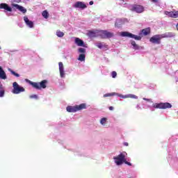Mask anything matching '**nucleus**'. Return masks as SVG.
<instances>
[{
  "mask_svg": "<svg viewBox=\"0 0 178 178\" xmlns=\"http://www.w3.org/2000/svg\"><path fill=\"white\" fill-rule=\"evenodd\" d=\"M126 158H127V153H126V152H123L119 155L114 156L113 159L118 166H120V165H123V163L128 165V166H131V163L127 161Z\"/></svg>",
  "mask_w": 178,
  "mask_h": 178,
  "instance_id": "f257e3e1",
  "label": "nucleus"
},
{
  "mask_svg": "<svg viewBox=\"0 0 178 178\" xmlns=\"http://www.w3.org/2000/svg\"><path fill=\"white\" fill-rule=\"evenodd\" d=\"M172 37H175V33L168 32L160 35H155L149 39V41L152 44H156L157 45H159V44H161V38H170Z\"/></svg>",
  "mask_w": 178,
  "mask_h": 178,
  "instance_id": "f03ea898",
  "label": "nucleus"
},
{
  "mask_svg": "<svg viewBox=\"0 0 178 178\" xmlns=\"http://www.w3.org/2000/svg\"><path fill=\"white\" fill-rule=\"evenodd\" d=\"M150 111L154 112L155 109H170L172 108V104L170 103H153L152 106H149Z\"/></svg>",
  "mask_w": 178,
  "mask_h": 178,
  "instance_id": "7ed1b4c3",
  "label": "nucleus"
},
{
  "mask_svg": "<svg viewBox=\"0 0 178 178\" xmlns=\"http://www.w3.org/2000/svg\"><path fill=\"white\" fill-rule=\"evenodd\" d=\"M25 81L26 83H29L33 88H35L36 90H41V88H47V84L48 83V81L47 80H43L41 82H33L28 79H25Z\"/></svg>",
  "mask_w": 178,
  "mask_h": 178,
  "instance_id": "20e7f679",
  "label": "nucleus"
},
{
  "mask_svg": "<svg viewBox=\"0 0 178 178\" xmlns=\"http://www.w3.org/2000/svg\"><path fill=\"white\" fill-rule=\"evenodd\" d=\"M24 91H26V89L23 86L19 85L17 82L13 83V89L11 90L13 94L19 95L22 94V92H24Z\"/></svg>",
  "mask_w": 178,
  "mask_h": 178,
  "instance_id": "39448f33",
  "label": "nucleus"
},
{
  "mask_svg": "<svg viewBox=\"0 0 178 178\" xmlns=\"http://www.w3.org/2000/svg\"><path fill=\"white\" fill-rule=\"evenodd\" d=\"M81 109H86V104H81L74 106H68L66 108L67 112H70V113L77 112L79 111H81Z\"/></svg>",
  "mask_w": 178,
  "mask_h": 178,
  "instance_id": "423d86ee",
  "label": "nucleus"
},
{
  "mask_svg": "<svg viewBox=\"0 0 178 178\" xmlns=\"http://www.w3.org/2000/svg\"><path fill=\"white\" fill-rule=\"evenodd\" d=\"M129 10L132 12H136V13H143L144 12V6L141 5H131L129 6Z\"/></svg>",
  "mask_w": 178,
  "mask_h": 178,
  "instance_id": "0eeeda50",
  "label": "nucleus"
},
{
  "mask_svg": "<svg viewBox=\"0 0 178 178\" xmlns=\"http://www.w3.org/2000/svg\"><path fill=\"white\" fill-rule=\"evenodd\" d=\"M0 9H3L7 16H12L13 8L9 5L2 3L0 4Z\"/></svg>",
  "mask_w": 178,
  "mask_h": 178,
  "instance_id": "6e6552de",
  "label": "nucleus"
},
{
  "mask_svg": "<svg viewBox=\"0 0 178 178\" xmlns=\"http://www.w3.org/2000/svg\"><path fill=\"white\" fill-rule=\"evenodd\" d=\"M72 8L84 10V9H86L87 8V4L83 1H76L72 5Z\"/></svg>",
  "mask_w": 178,
  "mask_h": 178,
  "instance_id": "1a4fd4ad",
  "label": "nucleus"
},
{
  "mask_svg": "<svg viewBox=\"0 0 178 178\" xmlns=\"http://www.w3.org/2000/svg\"><path fill=\"white\" fill-rule=\"evenodd\" d=\"M121 35L122 37H129V38H134V40H137L138 41H140V40H141V37L133 35V33H130L129 32H122Z\"/></svg>",
  "mask_w": 178,
  "mask_h": 178,
  "instance_id": "9d476101",
  "label": "nucleus"
},
{
  "mask_svg": "<svg viewBox=\"0 0 178 178\" xmlns=\"http://www.w3.org/2000/svg\"><path fill=\"white\" fill-rule=\"evenodd\" d=\"M58 69L60 72V77H61V79H65V77H66V73L65 72V67L63 66V63H58Z\"/></svg>",
  "mask_w": 178,
  "mask_h": 178,
  "instance_id": "9b49d317",
  "label": "nucleus"
},
{
  "mask_svg": "<svg viewBox=\"0 0 178 178\" xmlns=\"http://www.w3.org/2000/svg\"><path fill=\"white\" fill-rule=\"evenodd\" d=\"M99 35H101L102 38H112L113 33L108 32L107 31H101Z\"/></svg>",
  "mask_w": 178,
  "mask_h": 178,
  "instance_id": "f8f14e48",
  "label": "nucleus"
},
{
  "mask_svg": "<svg viewBox=\"0 0 178 178\" xmlns=\"http://www.w3.org/2000/svg\"><path fill=\"white\" fill-rule=\"evenodd\" d=\"M118 97H120V98H123L124 99H126V98H132L133 99H138V97L136 96V95L133 94H128V95H120L118 93Z\"/></svg>",
  "mask_w": 178,
  "mask_h": 178,
  "instance_id": "ddd939ff",
  "label": "nucleus"
},
{
  "mask_svg": "<svg viewBox=\"0 0 178 178\" xmlns=\"http://www.w3.org/2000/svg\"><path fill=\"white\" fill-rule=\"evenodd\" d=\"M24 21L25 24L29 27V29H34V22L29 19V17H24Z\"/></svg>",
  "mask_w": 178,
  "mask_h": 178,
  "instance_id": "4468645a",
  "label": "nucleus"
},
{
  "mask_svg": "<svg viewBox=\"0 0 178 178\" xmlns=\"http://www.w3.org/2000/svg\"><path fill=\"white\" fill-rule=\"evenodd\" d=\"M11 6H13V8H15V9H17L18 10H19V12H22V13H26L27 12V10L24 7L19 6L18 4L12 3Z\"/></svg>",
  "mask_w": 178,
  "mask_h": 178,
  "instance_id": "2eb2a0df",
  "label": "nucleus"
},
{
  "mask_svg": "<svg viewBox=\"0 0 178 178\" xmlns=\"http://www.w3.org/2000/svg\"><path fill=\"white\" fill-rule=\"evenodd\" d=\"M74 43L78 47H84L85 48H87V46H86V44H84V41H83V40H81L79 38H75Z\"/></svg>",
  "mask_w": 178,
  "mask_h": 178,
  "instance_id": "dca6fc26",
  "label": "nucleus"
},
{
  "mask_svg": "<svg viewBox=\"0 0 178 178\" xmlns=\"http://www.w3.org/2000/svg\"><path fill=\"white\" fill-rule=\"evenodd\" d=\"M0 79L2 80H6L8 76H6V72L3 70V68L0 66Z\"/></svg>",
  "mask_w": 178,
  "mask_h": 178,
  "instance_id": "f3484780",
  "label": "nucleus"
},
{
  "mask_svg": "<svg viewBox=\"0 0 178 178\" xmlns=\"http://www.w3.org/2000/svg\"><path fill=\"white\" fill-rule=\"evenodd\" d=\"M99 49H102L104 48H106V45L104 42H98L95 44Z\"/></svg>",
  "mask_w": 178,
  "mask_h": 178,
  "instance_id": "a211bd4d",
  "label": "nucleus"
},
{
  "mask_svg": "<svg viewBox=\"0 0 178 178\" xmlns=\"http://www.w3.org/2000/svg\"><path fill=\"white\" fill-rule=\"evenodd\" d=\"M150 33H151V29L149 28H146L142 30V33L143 34V35H148V34H149Z\"/></svg>",
  "mask_w": 178,
  "mask_h": 178,
  "instance_id": "6ab92c4d",
  "label": "nucleus"
},
{
  "mask_svg": "<svg viewBox=\"0 0 178 178\" xmlns=\"http://www.w3.org/2000/svg\"><path fill=\"white\" fill-rule=\"evenodd\" d=\"M107 124H108V118H102L100 120V124H102V126H106Z\"/></svg>",
  "mask_w": 178,
  "mask_h": 178,
  "instance_id": "aec40b11",
  "label": "nucleus"
},
{
  "mask_svg": "<svg viewBox=\"0 0 178 178\" xmlns=\"http://www.w3.org/2000/svg\"><path fill=\"white\" fill-rule=\"evenodd\" d=\"M56 35H57V37L59 38H62V37H64L65 33L60 31V30H57L56 32Z\"/></svg>",
  "mask_w": 178,
  "mask_h": 178,
  "instance_id": "412c9836",
  "label": "nucleus"
},
{
  "mask_svg": "<svg viewBox=\"0 0 178 178\" xmlns=\"http://www.w3.org/2000/svg\"><path fill=\"white\" fill-rule=\"evenodd\" d=\"M78 60H80V62H85L86 61V54H80L78 58Z\"/></svg>",
  "mask_w": 178,
  "mask_h": 178,
  "instance_id": "4be33fe9",
  "label": "nucleus"
},
{
  "mask_svg": "<svg viewBox=\"0 0 178 178\" xmlns=\"http://www.w3.org/2000/svg\"><path fill=\"white\" fill-rule=\"evenodd\" d=\"M8 72L11 73L13 76H15V77H20V74L16 73L15 71H13L12 69L8 68Z\"/></svg>",
  "mask_w": 178,
  "mask_h": 178,
  "instance_id": "5701e85b",
  "label": "nucleus"
},
{
  "mask_svg": "<svg viewBox=\"0 0 178 178\" xmlns=\"http://www.w3.org/2000/svg\"><path fill=\"white\" fill-rule=\"evenodd\" d=\"M42 15L44 17V19H48L49 17V13H48V11L44 10L42 13Z\"/></svg>",
  "mask_w": 178,
  "mask_h": 178,
  "instance_id": "b1692460",
  "label": "nucleus"
},
{
  "mask_svg": "<svg viewBox=\"0 0 178 178\" xmlns=\"http://www.w3.org/2000/svg\"><path fill=\"white\" fill-rule=\"evenodd\" d=\"M123 24V22L122 19H117L115 22V26L116 27H120Z\"/></svg>",
  "mask_w": 178,
  "mask_h": 178,
  "instance_id": "393cba45",
  "label": "nucleus"
},
{
  "mask_svg": "<svg viewBox=\"0 0 178 178\" xmlns=\"http://www.w3.org/2000/svg\"><path fill=\"white\" fill-rule=\"evenodd\" d=\"M131 44L134 49H140V47L137 44H136L135 41H132Z\"/></svg>",
  "mask_w": 178,
  "mask_h": 178,
  "instance_id": "a878e982",
  "label": "nucleus"
},
{
  "mask_svg": "<svg viewBox=\"0 0 178 178\" xmlns=\"http://www.w3.org/2000/svg\"><path fill=\"white\" fill-rule=\"evenodd\" d=\"M114 95H118L116 92H111V93H106L104 95V97L106 98V97H113Z\"/></svg>",
  "mask_w": 178,
  "mask_h": 178,
  "instance_id": "bb28decb",
  "label": "nucleus"
},
{
  "mask_svg": "<svg viewBox=\"0 0 178 178\" xmlns=\"http://www.w3.org/2000/svg\"><path fill=\"white\" fill-rule=\"evenodd\" d=\"M165 15H166L167 16H168V17H173V11H165Z\"/></svg>",
  "mask_w": 178,
  "mask_h": 178,
  "instance_id": "cd10ccee",
  "label": "nucleus"
},
{
  "mask_svg": "<svg viewBox=\"0 0 178 178\" xmlns=\"http://www.w3.org/2000/svg\"><path fill=\"white\" fill-rule=\"evenodd\" d=\"M78 52H79V54H86V49H84V48H79V49H78Z\"/></svg>",
  "mask_w": 178,
  "mask_h": 178,
  "instance_id": "c85d7f7f",
  "label": "nucleus"
},
{
  "mask_svg": "<svg viewBox=\"0 0 178 178\" xmlns=\"http://www.w3.org/2000/svg\"><path fill=\"white\" fill-rule=\"evenodd\" d=\"M172 17L176 19L178 17V11L174 10L172 11Z\"/></svg>",
  "mask_w": 178,
  "mask_h": 178,
  "instance_id": "c756f323",
  "label": "nucleus"
},
{
  "mask_svg": "<svg viewBox=\"0 0 178 178\" xmlns=\"http://www.w3.org/2000/svg\"><path fill=\"white\" fill-rule=\"evenodd\" d=\"M29 98L31 99H38V95H31L29 96Z\"/></svg>",
  "mask_w": 178,
  "mask_h": 178,
  "instance_id": "7c9ffc66",
  "label": "nucleus"
},
{
  "mask_svg": "<svg viewBox=\"0 0 178 178\" xmlns=\"http://www.w3.org/2000/svg\"><path fill=\"white\" fill-rule=\"evenodd\" d=\"M5 95V90H0V97L2 98Z\"/></svg>",
  "mask_w": 178,
  "mask_h": 178,
  "instance_id": "2f4dec72",
  "label": "nucleus"
},
{
  "mask_svg": "<svg viewBox=\"0 0 178 178\" xmlns=\"http://www.w3.org/2000/svg\"><path fill=\"white\" fill-rule=\"evenodd\" d=\"M111 76H112L113 79H115V78H116V76H118V74L116 73V72L113 71V72L111 73Z\"/></svg>",
  "mask_w": 178,
  "mask_h": 178,
  "instance_id": "473e14b6",
  "label": "nucleus"
},
{
  "mask_svg": "<svg viewBox=\"0 0 178 178\" xmlns=\"http://www.w3.org/2000/svg\"><path fill=\"white\" fill-rule=\"evenodd\" d=\"M144 101H147V102H152V100L151 99H147V98H143Z\"/></svg>",
  "mask_w": 178,
  "mask_h": 178,
  "instance_id": "72a5a7b5",
  "label": "nucleus"
},
{
  "mask_svg": "<svg viewBox=\"0 0 178 178\" xmlns=\"http://www.w3.org/2000/svg\"><path fill=\"white\" fill-rule=\"evenodd\" d=\"M3 90L5 89L3 88V86L2 85V83H1V81H0V90Z\"/></svg>",
  "mask_w": 178,
  "mask_h": 178,
  "instance_id": "f704fd0d",
  "label": "nucleus"
},
{
  "mask_svg": "<svg viewBox=\"0 0 178 178\" xmlns=\"http://www.w3.org/2000/svg\"><path fill=\"white\" fill-rule=\"evenodd\" d=\"M152 2H154V3H158L159 2V0H151Z\"/></svg>",
  "mask_w": 178,
  "mask_h": 178,
  "instance_id": "c9c22d12",
  "label": "nucleus"
},
{
  "mask_svg": "<svg viewBox=\"0 0 178 178\" xmlns=\"http://www.w3.org/2000/svg\"><path fill=\"white\" fill-rule=\"evenodd\" d=\"M152 2H154V3H158L159 2V0H151Z\"/></svg>",
  "mask_w": 178,
  "mask_h": 178,
  "instance_id": "e433bc0d",
  "label": "nucleus"
},
{
  "mask_svg": "<svg viewBox=\"0 0 178 178\" xmlns=\"http://www.w3.org/2000/svg\"><path fill=\"white\" fill-rule=\"evenodd\" d=\"M136 109H138V110L141 109V106H140V104L136 105Z\"/></svg>",
  "mask_w": 178,
  "mask_h": 178,
  "instance_id": "4c0bfd02",
  "label": "nucleus"
},
{
  "mask_svg": "<svg viewBox=\"0 0 178 178\" xmlns=\"http://www.w3.org/2000/svg\"><path fill=\"white\" fill-rule=\"evenodd\" d=\"M89 5H94V1H90Z\"/></svg>",
  "mask_w": 178,
  "mask_h": 178,
  "instance_id": "58836bf2",
  "label": "nucleus"
},
{
  "mask_svg": "<svg viewBox=\"0 0 178 178\" xmlns=\"http://www.w3.org/2000/svg\"><path fill=\"white\" fill-rule=\"evenodd\" d=\"M21 0H14V2H17V3H19L20 2Z\"/></svg>",
  "mask_w": 178,
  "mask_h": 178,
  "instance_id": "ea45409f",
  "label": "nucleus"
},
{
  "mask_svg": "<svg viewBox=\"0 0 178 178\" xmlns=\"http://www.w3.org/2000/svg\"><path fill=\"white\" fill-rule=\"evenodd\" d=\"M109 110H110V111H113V106H110V107H109Z\"/></svg>",
  "mask_w": 178,
  "mask_h": 178,
  "instance_id": "a19ab883",
  "label": "nucleus"
},
{
  "mask_svg": "<svg viewBox=\"0 0 178 178\" xmlns=\"http://www.w3.org/2000/svg\"><path fill=\"white\" fill-rule=\"evenodd\" d=\"M124 145H125L126 147H128V146H129V143H124Z\"/></svg>",
  "mask_w": 178,
  "mask_h": 178,
  "instance_id": "79ce46f5",
  "label": "nucleus"
},
{
  "mask_svg": "<svg viewBox=\"0 0 178 178\" xmlns=\"http://www.w3.org/2000/svg\"><path fill=\"white\" fill-rule=\"evenodd\" d=\"M0 49H2V48L0 47Z\"/></svg>",
  "mask_w": 178,
  "mask_h": 178,
  "instance_id": "37998d69",
  "label": "nucleus"
}]
</instances>
